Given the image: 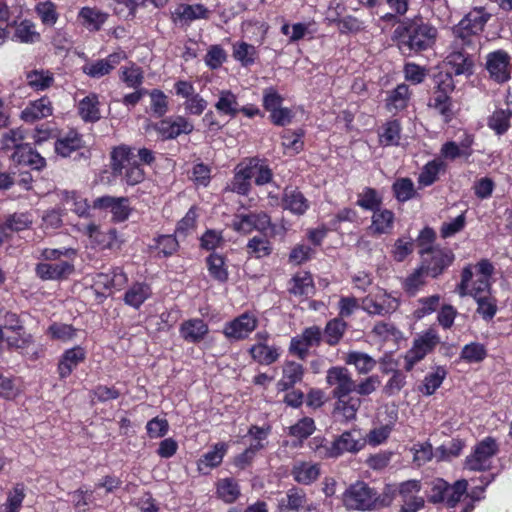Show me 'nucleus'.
Masks as SVG:
<instances>
[{
	"label": "nucleus",
	"instance_id": "f8f14e48",
	"mask_svg": "<svg viewBox=\"0 0 512 512\" xmlns=\"http://www.w3.org/2000/svg\"><path fill=\"white\" fill-rule=\"evenodd\" d=\"M35 272L42 280H61L74 272V265L68 261L39 263L36 265Z\"/></svg>",
	"mask_w": 512,
	"mask_h": 512
},
{
	"label": "nucleus",
	"instance_id": "49530a36",
	"mask_svg": "<svg viewBox=\"0 0 512 512\" xmlns=\"http://www.w3.org/2000/svg\"><path fill=\"white\" fill-rule=\"evenodd\" d=\"M35 11L45 25L52 26L58 19L56 5L51 1L39 2L35 7Z\"/></svg>",
	"mask_w": 512,
	"mask_h": 512
},
{
	"label": "nucleus",
	"instance_id": "f257e3e1",
	"mask_svg": "<svg viewBox=\"0 0 512 512\" xmlns=\"http://www.w3.org/2000/svg\"><path fill=\"white\" fill-rule=\"evenodd\" d=\"M437 35V28L420 16L403 20L394 30V37L402 53L421 52L432 48Z\"/></svg>",
	"mask_w": 512,
	"mask_h": 512
},
{
	"label": "nucleus",
	"instance_id": "de8ad7c7",
	"mask_svg": "<svg viewBox=\"0 0 512 512\" xmlns=\"http://www.w3.org/2000/svg\"><path fill=\"white\" fill-rule=\"evenodd\" d=\"M425 271L420 266L403 281V289L409 296H414L418 290L425 284Z\"/></svg>",
	"mask_w": 512,
	"mask_h": 512
},
{
	"label": "nucleus",
	"instance_id": "393cba45",
	"mask_svg": "<svg viewBox=\"0 0 512 512\" xmlns=\"http://www.w3.org/2000/svg\"><path fill=\"white\" fill-rule=\"evenodd\" d=\"M394 222V213L388 209L381 210L380 207L373 211L372 225L370 230L373 234H387L391 231Z\"/></svg>",
	"mask_w": 512,
	"mask_h": 512
},
{
	"label": "nucleus",
	"instance_id": "473e14b6",
	"mask_svg": "<svg viewBox=\"0 0 512 512\" xmlns=\"http://www.w3.org/2000/svg\"><path fill=\"white\" fill-rule=\"evenodd\" d=\"M293 286L289 289L291 294L297 296H309L314 292L313 279L310 273L296 274L292 278Z\"/></svg>",
	"mask_w": 512,
	"mask_h": 512
},
{
	"label": "nucleus",
	"instance_id": "4d7b16f0",
	"mask_svg": "<svg viewBox=\"0 0 512 512\" xmlns=\"http://www.w3.org/2000/svg\"><path fill=\"white\" fill-rule=\"evenodd\" d=\"M443 166L442 162L437 161L427 163L419 176V183L424 186L432 185L437 180V175Z\"/></svg>",
	"mask_w": 512,
	"mask_h": 512
},
{
	"label": "nucleus",
	"instance_id": "6e6552de",
	"mask_svg": "<svg viewBox=\"0 0 512 512\" xmlns=\"http://www.w3.org/2000/svg\"><path fill=\"white\" fill-rule=\"evenodd\" d=\"M326 382L334 387L332 390V397L334 399L348 397L356 389V383L345 367L334 366L328 369Z\"/></svg>",
	"mask_w": 512,
	"mask_h": 512
},
{
	"label": "nucleus",
	"instance_id": "1a4fd4ad",
	"mask_svg": "<svg viewBox=\"0 0 512 512\" xmlns=\"http://www.w3.org/2000/svg\"><path fill=\"white\" fill-rule=\"evenodd\" d=\"M257 318L248 312L241 314L232 321L225 324L223 333L228 339L242 340L254 331L257 327Z\"/></svg>",
	"mask_w": 512,
	"mask_h": 512
},
{
	"label": "nucleus",
	"instance_id": "e433bc0d",
	"mask_svg": "<svg viewBox=\"0 0 512 512\" xmlns=\"http://www.w3.org/2000/svg\"><path fill=\"white\" fill-rule=\"evenodd\" d=\"M346 363L355 365L356 369L361 374L370 372L376 366V361L368 354L362 352L348 353Z\"/></svg>",
	"mask_w": 512,
	"mask_h": 512
},
{
	"label": "nucleus",
	"instance_id": "69168bd1",
	"mask_svg": "<svg viewBox=\"0 0 512 512\" xmlns=\"http://www.w3.org/2000/svg\"><path fill=\"white\" fill-rule=\"evenodd\" d=\"M406 384V375L400 370H395L392 377L383 388V393L392 396L397 394Z\"/></svg>",
	"mask_w": 512,
	"mask_h": 512
},
{
	"label": "nucleus",
	"instance_id": "2eb2a0df",
	"mask_svg": "<svg viewBox=\"0 0 512 512\" xmlns=\"http://www.w3.org/2000/svg\"><path fill=\"white\" fill-rule=\"evenodd\" d=\"M304 367L295 361H286L282 369V378L277 383L279 391H288L297 383H300L304 376Z\"/></svg>",
	"mask_w": 512,
	"mask_h": 512
},
{
	"label": "nucleus",
	"instance_id": "cd10ccee",
	"mask_svg": "<svg viewBox=\"0 0 512 512\" xmlns=\"http://www.w3.org/2000/svg\"><path fill=\"white\" fill-rule=\"evenodd\" d=\"M96 94H90L79 102V114L85 122H96L101 118Z\"/></svg>",
	"mask_w": 512,
	"mask_h": 512
},
{
	"label": "nucleus",
	"instance_id": "a211bd4d",
	"mask_svg": "<svg viewBox=\"0 0 512 512\" xmlns=\"http://www.w3.org/2000/svg\"><path fill=\"white\" fill-rule=\"evenodd\" d=\"M282 207L292 213L302 215L308 209V201L296 188H286L282 197Z\"/></svg>",
	"mask_w": 512,
	"mask_h": 512
},
{
	"label": "nucleus",
	"instance_id": "aec40b11",
	"mask_svg": "<svg viewBox=\"0 0 512 512\" xmlns=\"http://www.w3.org/2000/svg\"><path fill=\"white\" fill-rule=\"evenodd\" d=\"M134 154L128 146L116 147L111 152V170L114 177L122 176L123 171L131 164Z\"/></svg>",
	"mask_w": 512,
	"mask_h": 512
},
{
	"label": "nucleus",
	"instance_id": "bb28decb",
	"mask_svg": "<svg viewBox=\"0 0 512 512\" xmlns=\"http://www.w3.org/2000/svg\"><path fill=\"white\" fill-rule=\"evenodd\" d=\"M361 406V399L356 397H342L336 399L334 413L344 418L345 422L356 419L357 411Z\"/></svg>",
	"mask_w": 512,
	"mask_h": 512
},
{
	"label": "nucleus",
	"instance_id": "4be33fe9",
	"mask_svg": "<svg viewBox=\"0 0 512 512\" xmlns=\"http://www.w3.org/2000/svg\"><path fill=\"white\" fill-rule=\"evenodd\" d=\"M52 114L51 102L47 97L38 99L21 112V118L25 122H34L35 120L45 118Z\"/></svg>",
	"mask_w": 512,
	"mask_h": 512
},
{
	"label": "nucleus",
	"instance_id": "79ce46f5",
	"mask_svg": "<svg viewBox=\"0 0 512 512\" xmlns=\"http://www.w3.org/2000/svg\"><path fill=\"white\" fill-rule=\"evenodd\" d=\"M26 138L25 130L21 128L11 129L2 137V149L4 151L17 150V147L23 146L26 143L23 141Z\"/></svg>",
	"mask_w": 512,
	"mask_h": 512
},
{
	"label": "nucleus",
	"instance_id": "4c0bfd02",
	"mask_svg": "<svg viewBox=\"0 0 512 512\" xmlns=\"http://www.w3.org/2000/svg\"><path fill=\"white\" fill-rule=\"evenodd\" d=\"M356 204L365 210L374 211L381 206L382 199L374 188L366 187L358 194Z\"/></svg>",
	"mask_w": 512,
	"mask_h": 512
},
{
	"label": "nucleus",
	"instance_id": "052dcab7",
	"mask_svg": "<svg viewBox=\"0 0 512 512\" xmlns=\"http://www.w3.org/2000/svg\"><path fill=\"white\" fill-rule=\"evenodd\" d=\"M248 253L254 254L257 258L267 256L271 253L272 248L264 238L253 237L247 244Z\"/></svg>",
	"mask_w": 512,
	"mask_h": 512
},
{
	"label": "nucleus",
	"instance_id": "6ab92c4d",
	"mask_svg": "<svg viewBox=\"0 0 512 512\" xmlns=\"http://www.w3.org/2000/svg\"><path fill=\"white\" fill-rule=\"evenodd\" d=\"M85 359V351L82 347L76 346L68 349L63 354L59 364L58 371L61 378H66L73 369Z\"/></svg>",
	"mask_w": 512,
	"mask_h": 512
},
{
	"label": "nucleus",
	"instance_id": "f704fd0d",
	"mask_svg": "<svg viewBox=\"0 0 512 512\" xmlns=\"http://www.w3.org/2000/svg\"><path fill=\"white\" fill-rule=\"evenodd\" d=\"M257 56L256 47L246 42H239L233 45V57L242 66H250L255 62Z\"/></svg>",
	"mask_w": 512,
	"mask_h": 512
},
{
	"label": "nucleus",
	"instance_id": "864d4df0",
	"mask_svg": "<svg viewBox=\"0 0 512 512\" xmlns=\"http://www.w3.org/2000/svg\"><path fill=\"white\" fill-rule=\"evenodd\" d=\"M487 355L486 349L483 344L470 343L463 347L461 351V358L467 362H481Z\"/></svg>",
	"mask_w": 512,
	"mask_h": 512
},
{
	"label": "nucleus",
	"instance_id": "20e7f679",
	"mask_svg": "<svg viewBox=\"0 0 512 512\" xmlns=\"http://www.w3.org/2000/svg\"><path fill=\"white\" fill-rule=\"evenodd\" d=\"M421 267L426 276L439 277L455 260V255L448 248L427 247L420 250Z\"/></svg>",
	"mask_w": 512,
	"mask_h": 512
},
{
	"label": "nucleus",
	"instance_id": "338daca9",
	"mask_svg": "<svg viewBox=\"0 0 512 512\" xmlns=\"http://www.w3.org/2000/svg\"><path fill=\"white\" fill-rule=\"evenodd\" d=\"M83 72L92 78H100L111 72V66L106 63L105 59H100L84 65Z\"/></svg>",
	"mask_w": 512,
	"mask_h": 512
},
{
	"label": "nucleus",
	"instance_id": "37998d69",
	"mask_svg": "<svg viewBox=\"0 0 512 512\" xmlns=\"http://www.w3.org/2000/svg\"><path fill=\"white\" fill-rule=\"evenodd\" d=\"M27 81L30 87L35 90H45L49 88L54 79L49 72H44L43 70H33L27 73Z\"/></svg>",
	"mask_w": 512,
	"mask_h": 512
},
{
	"label": "nucleus",
	"instance_id": "a19ab883",
	"mask_svg": "<svg viewBox=\"0 0 512 512\" xmlns=\"http://www.w3.org/2000/svg\"><path fill=\"white\" fill-rule=\"evenodd\" d=\"M474 299L478 305L477 312L482 318L486 321L492 320L497 312L496 299L491 295L479 296Z\"/></svg>",
	"mask_w": 512,
	"mask_h": 512
},
{
	"label": "nucleus",
	"instance_id": "9b49d317",
	"mask_svg": "<svg viewBox=\"0 0 512 512\" xmlns=\"http://www.w3.org/2000/svg\"><path fill=\"white\" fill-rule=\"evenodd\" d=\"M399 306V301L396 298L390 297L386 292L379 297L366 296L362 300V308L371 315H387L394 311Z\"/></svg>",
	"mask_w": 512,
	"mask_h": 512
},
{
	"label": "nucleus",
	"instance_id": "7ed1b4c3",
	"mask_svg": "<svg viewBox=\"0 0 512 512\" xmlns=\"http://www.w3.org/2000/svg\"><path fill=\"white\" fill-rule=\"evenodd\" d=\"M491 14L483 7H475L468 12L464 18L453 27L456 46H469L472 38L480 34L490 19Z\"/></svg>",
	"mask_w": 512,
	"mask_h": 512
},
{
	"label": "nucleus",
	"instance_id": "b1692460",
	"mask_svg": "<svg viewBox=\"0 0 512 512\" xmlns=\"http://www.w3.org/2000/svg\"><path fill=\"white\" fill-rule=\"evenodd\" d=\"M249 353L254 361L261 365H271L276 362L280 356L278 348L268 346L264 342H257L250 349Z\"/></svg>",
	"mask_w": 512,
	"mask_h": 512
},
{
	"label": "nucleus",
	"instance_id": "7c9ffc66",
	"mask_svg": "<svg viewBox=\"0 0 512 512\" xmlns=\"http://www.w3.org/2000/svg\"><path fill=\"white\" fill-rule=\"evenodd\" d=\"M347 324L340 318H334L330 320L324 329L323 336L325 337V341L330 346H335L339 343L342 338Z\"/></svg>",
	"mask_w": 512,
	"mask_h": 512
},
{
	"label": "nucleus",
	"instance_id": "603ef678",
	"mask_svg": "<svg viewBox=\"0 0 512 512\" xmlns=\"http://www.w3.org/2000/svg\"><path fill=\"white\" fill-rule=\"evenodd\" d=\"M468 482L465 479L456 481L453 485H449V493H447L446 505L454 508L461 500L462 496L467 494Z\"/></svg>",
	"mask_w": 512,
	"mask_h": 512
},
{
	"label": "nucleus",
	"instance_id": "774afa93",
	"mask_svg": "<svg viewBox=\"0 0 512 512\" xmlns=\"http://www.w3.org/2000/svg\"><path fill=\"white\" fill-rule=\"evenodd\" d=\"M466 223L465 214L462 213L459 216H457L453 221L451 222H444L440 228V234L442 238H449L453 236L454 234L460 232Z\"/></svg>",
	"mask_w": 512,
	"mask_h": 512
},
{
	"label": "nucleus",
	"instance_id": "5fc2aeb1",
	"mask_svg": "<svg viewBox=\"0 0 512 512\" xmlns=\"http://www.w3.org/2000/svg\"><path fill=\"white\" fill-rule=\"evenodd\" d=\"M225 451L224 444H216L212 451L205 453L199 460V469L201 470L202 464L210 468L219 466L223 460Z\"/></svg>",
	"mask_w": 512,
	"mask_h": 512
},
{
	"label": "nucleus",
	"instance_id": "a18cd8bd",
	"mask_svg": "<svg viewBox=\"0 0 512 512\" xmlns=\"http://www.w3.org/2000/svg\"><path fill=\"white\" fill-rule=\"evenodd\" d=\"M34 24L29 20L22 21L15 29V37L23 43H34L40 39V34L35 31Z\"/></svg>",
	"mask_w": 512,
	"mask_h": 512
},
{
	"label": "nucleus",
	"instance_id": "e2e57ef3",
	"mask_svg": "<svg viewBox=\"0 0 512 512\" xmlns=\"http://www.w3.org/2000/svg\"><path fill=\"white\" fill-rule=\"evenodd\" d=\"M179 16L189 21L195 19H207L209 16V11L205 6L201 4L185 5L183 6L182 11L179 13Z\"/></svg>",
	"mask_w": 512,
	"mask_h": 512
},
{
	"label": "nucleus",
	"instance_id": "8fccbe9b",
	"mask_svg": "<svg viewBox=\"0 0 512 512\" xmlns=\"http://www.w3.org/2000/svg\"><path fill=\"white\" fill-rule=\"evenodd\" d=\"M32 221L25 213H15L10 215L3 224H0V230L4 231L9 229L11 231L19 232L29 227Z\"/></svg>",
	"mask_w": 512,
	"mask_h": 512
},
{
	"label": "nucleus",
	"instance_id": "a878e982",
	"mask_svg": "<svg viewBox=\"0 0 512 512\" xmlns=\"http://www.w3.org/2000/svg\"><path fill=\"white\" fill-rule=\"evenodd\" d=\"M306 494L299 488H291L284 498L279 501L280 512H298L306 503Z\"/></svg>",
	"mask_w": 512,
	"mask_h": 512
},
{
	"label": "nucleus",
	"instance_id": "ddd939ff",
	"mask_svg": "<svg viewBox=\"0 0 512 512\" xmlns=\"http://www.w3.org/2000/svg\"><path fill=\"white\" fill-rule=\"evenodd\" d=\"M13 162L18 165H26L34 170L40 171L46 166V160L30 144L17 147L11 155Z\"/></svg>",
	"mask_w": 512,
	"mask_h": 512
},
{
	"label": "nucleus",
	"instance_id": "72a5a7b5",
	"mask_svg": "<svg viewBox=\"0 0 512 512\" xmlns=\"http://www.w3.org/2000/svg\"><path fill=\"white\" fill-rule=\"evenodd\" d=\"M149 286L143 283L134 284L124 296V301L127 305L134 308H139L144 301L149 297Z\"/></svg>",
	"mask_w": 512,
	"mask_h": 512
},
{
	"label": "nucleus",
	"instance_id": "4468645a",
	"mask_svg": "<svg viewBox=\"0 0 512 512\" xmlns=\"http://www.w3.org/2000/svg\"><path fill=\"white\" fill-rule=\"evenodd\" d=\"M508 64V54L499 50L488 55L486 67L491 74V77L498 82H504L509 78V72L507 70Z\"/></svg>",
	"mask_w": 512,
	"mask_h": 512
},
{
	"label": "nucleus",
	"instance_id": "0e129e2a",
	"mask_svg": "<svg viewBox=\"0 0 512 512\" xmlns=\"http://www.w3.org/2000/svg\"><path fill=\"white\" fill-rule=\"evenodd\" d=\"M146 429L150 438H160L167 434L169 424L166 419L155 417L147 423Z\"/></svg>",
	"mask_w": 512,
	"mask_h": 512
},
{
	"label": "nucleus",
	"instance_id": "3c124183",
	"mask_svg": "<svg viewBox=\"0 0 512 512\" xmlns=\"http://www.w3.org/2000/svg\"><path fill=\"white\" fill-rule=\"evenodd\" d=\"M315 430L314 420L310 417L300 419L289 428V434L300 440L307 439Z\"/></svg>",
	"mask_w": 512,
	"mask_h": 512
},
{
	"label": "nucleus",
	"instance_id": "13d9d810",
	"mask_svg": "<svg viewBox=\"0 0 512 512\" xmlns=\"http://www.w3.org/2000/svg\"><path fill=\"white\" fill-rule=\"evenodd\" d=\"M151 110L157 117H162L168 110L167 96L158 89L150 92Z\"/></svg>",
	"mask_w": 512,
	"mask_h": 512
},
{
	"label": "nucleus",
	"instance_id": "6e6d98bb",
	"mask_svg": "<svg viewBox=\"0 0 512 512\" xmlns=\"http://www.w3.org/2000/svg\"><path fill=\"white\" fill-rule=\"evenodd\" d=\"M227 54L220 45H212L205 56L206 65L212 69H218L226 61Z\"/></svg>",
	"mask_w": 512,
	"mask_h": 512
},
{
	"label": "nucleus",
	"instance_id": "bf43d9fd",
	"mask_svg": "<svg viewBox=\"0 0 512 512\" xmlns=\"http://www.w3.org/2000/svg\"><path fill=\"white\" fill-rule=\"evenodd\" d=\"M400 123L397 120L388 122L384 126L383 133L380 134L381 142L385 145L397 144L400 139Z\"/></svg>",
	"mask_w": 512,
	"mask_h": 512
},
{
	"label": "nucleus",
	"instance_id": "c9c22d12",
	"mask_svg": "<svg viewBox=\"0 0 512 512\" xmlns=\"http://www.w3.org/2000/svg\"><path fill=\"white\" fill-rule=\"evenodd\" d=\"M218 496L226 503H233L240 495L239 485L232 478H225L217 485Z\"/></svg>",
	"mask_w": 512,
	"mask_h": 512
},
{
	"label": "nucleus",
	"instance_id": "9d476101",
	"mask_svg": "<svg viewBox=\"0 0 512 512\" xmlns=\"http://www.w3.org/2000/svg\"><path fill=\"white\" fill-rule=\"evenodd\" d=\"M152 128L157 131L162 139H175L180 134H190L194 127L188 120L182 116L175 119L166 118L152 125Z\"/></svg>",
	"mask_w": 512,
	"mask_h": 512
},
{
	"label": "nucleus",
	"instance_id": "423d86ee",
	"mask_svg": "<svg viewBox=\"0 0 512 512\" xmlns=\"http://www.w3.org/2000/svg\"><path fill=\"white\" fill-rule=\"evenodd\" d=\"M498 452L496 441L487 437L479 442L472 454L466 457L465 468L471 471H485L490 468V459Z\"/></svg>",
	"mask_w": 512,
	"mask_h": 512
},
{
	"label": "nucleus",
	"instance_id": "0eeeda50",
	"mask_svg": "<svg viewBox=\"0 0 512 512\" xmlns=\"http://www.w3.org/2000/svg\"><path fill=\"white\" fill-rule=\"evenodd\" d=\"M439 342V336L433 329L415 339L412 348L405 355V370L411 371L414 365L430 353Z\"/></svg>",
	"mask_w": 512,
	"mask_h": 512
},
{
	"label": "nucleus",
	"instance_id": "58836bf2",
	"mask_svg": "<svg viewBox=\"0 0 512 512\" xmlns=\"http://www.w3.org/2000/svg\"><path fill=\"white\" fill-rule=\"evenodd\" d=\"M446 376V370L443 367H438L434 373L428 374L423 382L420 391L427 396L435 393V391L441 386Z\"/></svg>",
	"mask_w": 512,
	"mask_h": 512
},
{
	"label": "nucleus",
	"instance_id": "09e8293b",
	"mask_svg": "<svg viewBox=\"0 0 512 512\" xmlns=\"http://www.w3.org/2000/svg\"><path fill=\"white\" fill-rule=\"evenodd\" d=\"M447 493H449V483L441 478L431 482V491L428 495V501L433 504L446 503Z\"/></svg>",
	"mask_w": 512,
	"mask_h": 512
},
{
	"label": "nucleus",
	"instance_id": "c03bdc74",
	"mask_svg": "<svg viewBox=\"0 0 512 512\" xmlns=\"http://www.w3.org/2000/svg\"><path fill=\"white\" fill-rule=\"evenodd\" d=\"M511 113L505 110H496L488 120L489 127L498 135L504 134L510 127Z\"/></svg>",
	"mask_w": 512,
	"mask_h": 512
},
{
	"label": "nucleus",
	"instance_id": "c756f323",
	"mask_svg": "<svg viewBox=\"0 0 512 512\" xmlns=\"http://www.w3.org/2000/svg\"><path fill=\"white\" fill-rule=\"evenodd\" d=\"M206 265L209 271L210 276L221 283H224L228 280V271L225 266V258L224 256L218 253H211L206 258Z\"/></svg>",
	"mask_w": 512,
	"mask_h": 512
},
{
	"label": "nucleus",
	"instance_id": "39448f33",
	"mask_svg": "<svg viewBox=\"0 0 512 512\" xmlns=\"http://www.w3.org/2000/svg\"><path fill=\"white\" fill-rule=\"evenodd\" d=\"M366 444V439L361 433L360 429L353 428L348 431H344L338 436L329 447H323L325 449L324 456L328 458H336L345 452L357 453Z\"/></svg>",
	"mask_w": 512,
	"mask_h": 512
},
{
	"label": "nucleus",
	"instance_id": "c85d7f7f",
	"mask_svg": "<svg viewBox=\"0 0 512 512\" xmlns=\"http://www.w3.org/2000/svg\"><path fill=\"white\" fill-rule=\"evenodd\" d=\"M215 108L221 114L228 115L231 118L236 117L240 112V107L236 95L230 90H222L219 99L215 104Z\"/></svg>",
	"mask_w": 512,
	"mask_h": 512
},
{
	"label": "nucleus",
	"instance_id": "dca6fc26",
	"mask_svg": "<svg viewBox=\"0 0 512 512\" xmlns=\"http://www.w3.org/2000/svg\"><path fill=\"white\" fill-rule=\"evenodd\" d=\"M181 337L189 343H199L208 334V325L199 318L188 319L180 325Z\"/></svg>",
	"mask_w": 512,
	"mask_h": 512
},
{
	"label": "nucleus",
	"instance_id": "5701e85b",
	"mask_svg": "<svg viewBox=\"0 0 512 512\" xmlns=\"http://www.w3.org/2000/svg\"><path fill=\"white\" fill-rule=\"evenodd\" d=\"M291 474L296 482L309 485L318 479L320 467L318 464L300 462L293 466Z\"/></svg>",
	"mask_w": 512,
	"mask_h": 512
},
{
	"label": "nucleus",
	"instance_id": "ea45409f",
	"mask_svg": "<svg viewBox=\"0 0 512 512\" xmlns=\"http://www.w3.org/2000/svg\"><path fill=\"white\" fill-rule=\"evenodd\" d=\"M392 189L396 199L400 202L408 201L416 194L414 183L410 178H401L396 180Z\"/></svg>",
	"mask_w": 512,
	"mask_h": 512
},
{
	"label": "nucleus",
	"instance_id": "f03ea898",
	"mask_svg": "<svg viewBox=\"0 0 512 512\" xmlns=\"http://www.w3.org/2000/svg\"><path fill=\"white\" fill-rule=\"evenodd\" d=\"M343 502L348 509L366 511L389 506L392 496L386 492L378 495L367 483L358 481L347 488Z\"/></svg>",
	"mask_w": 512,
	"mask_h": 512
},
{
	"label": "nucleus",
	"instance_id": "2f4dec72",
	"mask_svg": "<svg viewBox=\"0 0 512 512\" xmlns=\"http://www.w3.org/2000/svg\"><path fill=\"white\" fill-rule=\"evenodd\" d=\"M79 16L84 20V25L92 31L100 30L101 26L107 20L108 15L98 9L83 7Z\"/></svg>",
	"mask_w": 512,
	"mask_h": 512
},
{
	"label": "nucleus",
	"instance_id": "f3484780",
	"mask_svg": "<svg viewBox=\"0 0 512 512\" xmlns=\"http://www.w3.org/2000/svg\"><path fill=\"white\" fill-rule=\"evenodd\" d=\"M83 147L82 135L75 130H70L63 137L57 138L54 143L55 152L62 157H68Z\"/></svg>",
	"mask_w": 512,
	"mask_h": 512
},
{
	"label": "nucleus",
	"instance_id": "680f3d73",
	"mask_svg": "<svg viewBox=\"0 0 512 512\" xmlns=\"http://www.w3.org/2000/svg\"><path fill=\"white\" fill-rule=\"evenodd\" d=\"M7 345L9 348H14L16 350H24L26 348H29L34 340L33 336L30 333H26L22 330L16 332V335L14 336H8L6 338Z\"/></svg>",
	"mask_w": 512,
	"mask_h": 512
},
{
	"label": "nucleus",
	"instance_id": "412c9836",
	"mask_svg": "<svg viewBox=\"0 0 512 512\" xmlns=\"http://www.w3.org/2000/svg\"><path fill=\"white\" fill-rule=\"evenodd\" d=\"M455 48L460 47V50H454L447 56V63L452 66L454 73L456 75L461 74H471L473 67V60L471 56L465 51V46H456Z\"/></svg>",
	"mask_w": 512,
	"mask_h": 512
}]
</instances>
